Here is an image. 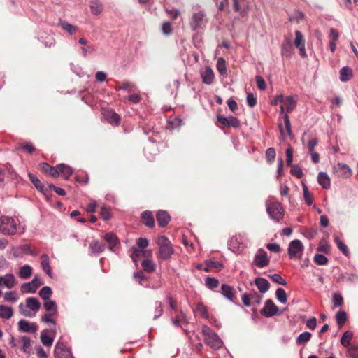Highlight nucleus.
I'll list each match as a JSON object with an SVG mask.
<instances>
[{
    "mask_svg": "<svg viewBox=\"0 0 358 358\" xmlns=\"http://www.w3.org/2000/svg\"><path fill=\"white\" fill-rule=\"evenodd\" d=\"M266 209L270 218L280 222L284 217V208L280 202L268 201L266 203Z\"/></svg>",
    "mask_w": 358,
    "mask_h": 358,
    "instance_id": "f257e3e1",
    "label": "nucleus"
},
{
    "mask_svg": "<svg viewBox=\"0 0 358 358\" xmlns=\"http://www.w3.org/2000/svg\"><path fill=\"white\" fill-rule=\"evenodd\" d=\"M202 332L204 335V341L208 345L213 349H219L222 347V341L209 327L204 326Z\"/></svg>",
    "mask_w": 358,
    "mask_h": 358,
    "instance_id": "f03ea898",
    "label": "nucleus"
},
{
    "mask_svg": "<svg viewBox=\"0 0 358 358\" xmlns=\"http://www.w3.org/2000/svg\"><path fill=\"white\" fill-rule=\"evenodd\" d=\"M157 244L159 245V257L164 260L170 259L173 254V249L169 240L165 236H160L158 238Z\"/></svg>",
    "mask_w": 358,
    "mask_h": 358,
    "instance_id": "7ed1b4c3",
    "label": "nucleus"
},
{
    "mask_svg": "<svg viewBox=\"0 0 358 358\" xmlns=\"http://www.w3.org/2000/svg\"><path fill=\"white\" fill-rule=\"evenodd\" d=\"M304 246L299 239L292 241L287 248V253L290 259H301L303 253Z\"/></svg>",
    "mask_w": 358,
    "mask_h": 358,
    "instance_id": "20e7f679",
    "label": "nucleus"
},
{
    "mask_svg": "<svg viewBox=\"0 0 358 358\" xmlns=\"http://www.w3.org/2000/svg\"><path fill=\"white\" fill-rule=\"evenodd\" d=\"M0 231L5 235L11 236L16 233L17 224L13 217L1 216L0 217Z\"/></svg>",
    "mask_w": 358,
    "mask_h": 358,
    "instance_id": "39448f33",
    "label": "nucleus"
},
{
    "mask_svg": "<svg viewBox=\"0 0 358 358\" xmlns=\"http://www.w3.org/2000/svg\"><path fill=\"white\" fill-rule=\"evenodd\" d=\"M229 248L234 253H243L246 248L244 237L241 235L231 237L229 241Z\"/></svg>",
    "mask_w": 358,
    "mask_h": 358,
    "instance_id": "423d86ee",
    "label": "nucleus"
},
{
    "mask_svg": "<svg viewBox=\"0 0 358 358\" xmlns=\"http://www.w3.org/2000/svg\"><path fill=\"white\" fill-rule=\"evenodd\" d=\"M206 20V13L203 10L195 12L192 14L189 26L192 31H197L203 27Z\"/></svg>",
    "mask_w": 358,
    "mask_h": 358,
    "instance_id": "0eeeda50",
    "label": "nucleus"
},
{
    "mask_svg": "<svg viewBox=\"0 0 358 358\" xmlns=\"http://www.w3.org/2000/svg\"><path fill=\"white\" fill-rule=\"evenodd\" d=\"M55 358H73L71 350L59 339L54 350Z\"/></svg>",
    "mask_w": 358,
    "mask_h": 358,
    "instance_id": "6e6552de",
    "label": "nucleus"
},
{
    "mask_svg": "<svg viewBox=\"0 0 358 358\" xmlns=\"http://www.w3.org/2000/svg\"><path fill=\"white\" fill-rule=\"evenodd\" d=\"M278 310V307L273 303V301L271 299H267L265 301L264 308L261 309L260 313L266 317H271L275 315Z\"/></svg>",
    "mask_w": 358,
    "mask_h": 358,
    "instance_id": "1a4fd4ad",
    "label": "nucleus"
},
{
    "mask_svg": "<svg viewBox=\"0 0 358 358\" xmlns=\"http://www.w3.org/2000/svg\"><path fill=\"white\" fill-rule=\"evenodd\" d=\"M268 264L269 259L266 252L264 250L259 249L256 253L252 264L258 268H263L268 266Z\"/></svg>",
    "mask_w": 358,
    "mask_h": 358,
    "instance_id": "9d476101",
    "label": "nucleus"
},
{
    "mask_svg": "<svg viewBox=\"0 0 358 358\" xmlns=\"http://www.w3.org/2000/svg\"><path fill=\"white\" fill-rule=\"evenodd\" d=\"M284 120V126L282 122L278 124V128L280 132V134L283 138L286 136H289L290 138H293L294 136L292 134V128H291V122L289 120V117L287 114H285L283 116Z\"/></svg>",
    "mask_w": 358,
    "mask_h": 358,
    "instance_id": "9b49d317",
    "label": "nucleus"
},
{
    "mask_svg": "<svg viewBox=\"0 0 358 358\" xmlns=\"http://www.w3.org/2000/svg\"><path fill=\"white\" fill-rule=\"evenodd\" d=\"M18 329L20 332L35 334L38 330V325L35 322H30L26 320L18 322Z\"/></svg>",
    "mask_w": 358,
    "mask_h": 358,
    "instance_id": "f8f14e48",
    "label": "nucleus"
},
{
    "mask_svg": "<svg viewBox=\"0 0 358 358\" xmlns=\"http://www.w3.org/2000/svg\"><path fill=\"white\" fill-rule=\"evenodd\" d=\"M55 334V328L43 330L41 334V343L45 346H51L53 343Z\"/></svg>",
    "mask_w": 358,
    "mask_h": 358,
    "instance_id": "ddd939ff",
    "label": "nucleus"
},
{
    "mask_svg": "<svg viewBox=\"0 0 358 358\" xmlns=\"http://www.w3.org/2000/svg\"><path fill=\"white\" fill-rule=\"evenodd\" d=\"M16 283V278L13 273H6L3 276H0V286L12 289L15 286Z\"/></svg>",
    "mask_w": 358,
    "mask_h": 358,
    "instance_id": "4468645a",
    "label": "nucleus"
},
{
    "mask_svg": "<svg viewBox=\"0 0 358 358\" xmlns=\"http://www.w3.org/2000/svg\"><path fill=\"white\" fill-rule=\"evenodd\" d=\"M335 171L338 176L343 178H348L352 176V170L350 166L343 162L338 163Z\"/></svg>",
    "mask_w": 358,
    "mask_h": 358,
    "instance_id": "2eb2a0df",
    "label": "nucleus"
},
{
    "mask_svg": "<svg viewBox=\"0 0 358 358\" xmlns=\"http://www.w3.org/2000/svg\"><path fill=\"white\" fill-rule=\"evenodd\" d=\"M104 239L108 243L110 250L115 252L120 245V241L117 236L113 233H106L104 236Z\"/></svg>",
    "mask_w": 358,
    "mask_h": 358,
    "instance_id": "dca6fc26",
    "label": "nucleus"
},
{
    "mask_svg": "<svg viewBox=\"0 0 358 358\" xmlns=\"http://www.w3.org/2000/svg\"><path fill=\"white\" fill-rule=\"evenodd\" d=\"M105 120L113 125H117L120 123V117L117 113L112 110H107L103 112Z\"/></svg>",
    "mask_w": 358,
    "mask_h": 358,
    "instance_id": "f3484780",
    "label": "nucleus"
},
{
    "mask_svg": "<svg viewBox=\"0 0 358 358\" xmlns=\"http://www.w3.org/2000/svg\"><path fill=\"white\" fill-rule=\"evenodd\" d=\"M171 321L174 326L181 327H182L184 325H186L189 323V320L187 317V315L182 310H180L179 314L176 315V317H172Z\"/></svg>",
    "mask_w": 358,
    "mask_h": 358,
    "instance_id": "a211bd4d",
    "label": "nucleus"
},
{
    "mask_svg": "<svg viewBox=\"0 0 358 358\" xmlns=\"http://www.w3.org/2000/svg\"><path fill=\"white\" fill-rule=\"evenodd\" d=\"M201 76L202 81L207 85L212 84L215 78L213 71L210 66H206L201 71Z\"/></svg>",
    "mask_w": 358,
    "mask_h": 358,
    "instance_id": "6ab92c4d",
    "label": "nucleus"
},
{
    "mask_svg": "<svg viewBox=\"0 0 358 358\" xmlns=\"http://www.w3.org/2000/svg\"><path fill=\"white\" fill-rule=\"evenodd\" d=\"M157 148L154 142L149 143L144 148L145 156L148 160H152L157 155Z\"/></svg>",
    "mask_w": 358,
    "mask_h": 358,
    "instance_id": "aec40b11",
    "label": "nucleus"
},
{
    "mask_svg": "<svg viewBox=\"0 0 358 358\" xmlns=\"http://www.w3.org/2000/svg\"><path fill=\"white\" fill-rule=\"evenodd\" d=\"M156 217L159 225L162 227H166L171 220L169 213L166 210L158 211Z\"/></svg>",
    "mask_w": 358,
    "mask_h": 358,
    "instance_id": "412c9836",
    "label": "nucleus"
},
{
    "mask_svg": "<svg viewBox=\"0 0 358 358\" xmlns=\"http://www.w3.org/2000/svg\"><path fill=\"white\" fill-rule=\"evenodd\" d=\"M255 284L261 294L266 293L270 288L268 281L264 278H257L255 280Z\"/></svg>",
    "mask_w": 358,
    "mask_h": 358,
    "instance_id": "4be33fe9",
    "label": "nucleus"
},
{
    "mask_svg": "<svg viewBox=\"0 0 358 358\" xmlns=\"http://www.w3.org/2000/svg\"><path fill=\"white\" fill-rule=\"evenodd\" d=\"M26 308L31 309L36 315L41 308V303L35 297H28L26 299Z\"/></svg>",
    "mask_w": 358,
    "mask_h": 358,
    "instance_id": "5701e85b",
    "label": "nucleus"
},
{
    "mask_svg": "<svg viewBox=\"0 0 358 358\" xmlns=\"http://www.w3.org/2000/svg\"><path fill=\"white\" fill-rule=\"evenodd\" d=\"M317 181L318 183L326 189H328L330 188L331 183H330V178L327 173L321 171L318 173L317 176Z\"/></svg>",
    "mask_w": 358,
    "mask_h": 358,
    "instance_id": "b1692460",
    "label": "nucleus"
},
{
    "mask_svg": "<svg viewBox=\"0 0 358 358\" xmlns=\"http://www.w3.org/2000/svg\"><path fill=\"white\" fill-rule=\"evenodd\" d=\"M262 299V296L255 291L248 293V307L255 304H259Z\"/></svg>",
    "mask_w": 358,
    "mask_h": 358,
    "instance_id": "393cba45",
    "label": "nucleus"
},
{
    "mask_svg": "<svg viewBox=\"0 0 358 358\" xmlns=\"http://www.w3.org/2000/svg\"><path fill=\"white\" fill-rule=\"evenodd\" d=\"M92 254H100L105 250V245L97 240H94L90 245Z\"/></svg>",
    "mask_w": 358,
    "mask_h": 358,
    "instance_id": "a878e982",
    "label": "nucleus"
},
{
    "mask_svg": "<svg viewBox=\"0 0 358 358\" xmlns=\"http://www.w3.org/2000/svg\"><path fill=\"white\" fill-rule=\"evenodd\" d=\"M41 265L44 271L47 273V275L50 277H52V269L49 264V257L46 254H43L41 255Z\"/></svg>",
    "mask_w": 358,
    "mask_h": 358,
    "instance_id": "bb28decb",
    "label": "nucleus"
},
{
    "mask_svg": "<svg viewBox=\"0 0 358 358\" xmlns=\"http://www.w3.org/2000/svg\"><path fill=\"white\" fill-rule=\"evenodd\" d=\"M141 218L143 223L149 227H152L155 225V220L152 213L150 211H144L141 214Z\"/></svg>",
    "mask_w": 358,
    "mask_h": 358,
    "instance_id": "cd10ccee",
    "label": "nucleus"
},
{
    "mask_svg": "<svg viewBox=\"0 0 358 358\" xmlns=\"http://www.w3.org/2000/svg\"><path fill=\"white\" fill-rule=\"evenodd\" d=\"M221 288H222V291H221L222 294L225 298L229 299V301H232L235 304H237L236 302L234 301V299H233L234 292H232V287L226 284H222Z\"/></svg>",
    "mask_w": 358,
    "mask_h": 358,
    "instance_id": "c85d7f7f",
    "label": "nucleus"
},
{
    "mask_svg": "<svg viewBox=\"0 0 358 358\" xmlns=\"http://www.w3.org/2000/svg\"><path fill=\"white\" fill-rule=\"evenodd\" d=\"M13 310L11 307L5 305H0V317L2 319L8 320L12 317Z\"/></svg>",
    "mask_w": 358,
    "mask_h": 358,
    "instance_id": "c756f323",
    "label": "nucleus"
},
{
    "mask_svg": "<svg viewBox=\"0 0 358 358\" xmlns=\"http://www.w3.org/2000/svg\"><path fill=\"white\" fill-rule=\"evenodd\" d=\"M352 76V69L348 66H343L340 71V80L346 82L350 80Z\"/></svg>",
    "mask_w": 358,
    "mask_h": 358,
    "instance_id": "7c9ffc66",
    "label": "nucleus"
},
{
    "mask_svg": "<svg viewBox=\"0 0 358 358\" xmlns=\"http://www.w3.org/2000/svg\"><path fill=\"white\" fill-rule=\"evenodd\" d=\"M13 250L14 256L17 257L22 255L23 254H27L30 252L31 248L29 245L25 244L14 248Z\"/></svg>",
    "mask_w": 358,
    "mask_h": 358,
    "instance_id": "2f4dec72",
    "label": "nucleus"
},
{
    "mask_svg": "<svg viewBox=\"0 0 358 358\" xmlns=\"http://www.w3.org/2000/svg\"><path fill=\"white\" fill-rule=\"evenodd\" d=\"M283 105L286 108V113H289L295 108L296 101L292 96H288L285 97Z\"/></svg>",
    "mask_w": 358,
    "mask_h": 358,
    "instance_id": "473e14b6",
    "label": "nucleus"
},
{
    "mask_svg": "<svg viewBox=\"0 0 358 358\" xmlns=\"http://www.w3.org/2000/svg\"><path fill=\"white\" fill-rule=\"evenodd\" d=\"M59 26L65 30L66 32H68L70 34H73V33L76 32L78 31V27L76 26L72 25L69 22L65 20H59Z\"/></svg>",
    "mask_w": 358,
    "mask_h": 358,
    "instance_id": "72a5a7b5",
    "label": "nucleus"
},
{
    "mask_svg": "<svg viewBox=\"0 0 358 358\" xmlns=\"http://www.w3.org/2000/svg\"><path fill=\"white\" fill-rule=\"evenodd\" d=\"M59 173H61L65 179H69L73 173V169L65 164H59Z\"/></svg>",
    "mask_w": 358,
    "mask_h": 358,
    "instance_id": "f704fd0d",
    "label": "nucleus"
},
{
    "mask_svg": "<svg viewBox=\"0 0 358 358\" xmlns=\"http://www.w3.org/2000/svg\"><path fill=\"white\" fill-rule=\"evenodd\" d=\"M141 266L144 271L147 273H152L155 270L156 266L154 262L151 259H144L141 262Z\"/></svg>",
    "mask_w": 358,
    "mask_h": 358,
    "instance_id": "c9c22d12",
    "label": "nucleus"
},
{
    "mask_svg": "<svg viewBox=\"0 0 358 358\" xmlns=\"http://www.w3.org/2000/svg\"><path fill=\"white\" fill-rule=\"evenodd\" d=\"M334 239L341 252L345 256L349 255L350 252L347 245L339 238V237L338 236H334Z\"/></svg>",
    "mask_w": 358,
    "mask_h": 358,
    "instance_id": "e433bc0d",
    "label": "nucleus"
},
{
    "mask_svg": "<svg viewBox=\"0 0 358 358\" xmlns=\"http://www.w3.org/2000/svg\"><path fill=\"white\" fill-rule=\"evenodd\" d=\"M311 336H312V334L309 331H304V332L300 334L296 338L297 345L306 344V343H308L310 341Z\"/></svg>",
    "mask_w": 358,
    "mask_h": 358,
    "instance_id": "4c0bfd02",
    "label": "nucleus"
},
{
    "mask_svg": "<svg viewBox=\"0 0 358 358\" xmlns=\"http://www.w3.org/2000/svg\"><path fill=\"white\" fill-rule=\"evenodd\" d=\"M90 10L92 14L99 15L103 10V5L97 0L93 1L90 3Z\"/></svg>",
    "mask_w": 358,
    "mask_h": 358,
    "instance_id": "58836bf2",
    "label": "nucleus"
},
{
    "mask_svg": "<svg viewBox=\"0 0 358 358\" xmlns=\"http://www.w3.org/2000/svg\"><path fill=\"white\" fill-rule=\"evenodd\" d=\"M352 336H353V334L352 331H345L341 338V343L342 344V345H343L345 348L351 345L350 344V342L351 339L352 338Z\"/></svg>",
    "mask_w": 358,
    "mask_h": 358,
    "instance_id": "ea45409f",
    "label": "nucleus"
},
{
    "mask_svg": "<svg viewBox=\"0 0 358 358\" xmlns=\"http://www.w3.org/2000/svg\"><path fill=\"white\" fill-rule=\"evenodd\" d=\"M31 273V267L29 265H24L20 268L19 275L22 279H27L30 277Z\"/></svg>",
    "mask_w": 358,
    "mask_h": 358,
    "instance_id": "a19ab883",
    "label": "nucleus"
},
{
    "mask_svg": "<svg viewBox=\"0 0 358 358\" xmlns=\"http://www.w3.org/2000/svg\"><path fill=\"white\" fill-rule=\"evenodd\" d=\"M275 296L279 302L285 304L287 301V296L284 289L278 288L275 291Z\"/></svg>",
    "mask_w": 358,
    "mask_h": 358,
    "instance_id": "79ce46f5",
    "label": "nucleus"
},
{
    "mask_svg": "<svg viewBox=\"0 0 358 358\" xmlns=\"http://www.w3.org/2000/svg\"><path fill=\"white\" fill-rule=\"evenodd\" d=\"M43 306L49 313H57V306L55 301L50 299L45 300Z\"/></svg>",
    "mask_w": 358,
    "mask_h": 358,
    "instance_id": "37998d69",
    "label": "nucleus"
},
{
    "mask_svg": "<svg viewBox=\"0 0 358 358\" xmlns=\"http://www.w3.org/2000/svg\"><path fill=\"white\" fill-rule=\"evenodd\" d=\"M205 285L208 289L214 290L215 288L218 287L220 282L215 278L208 277L205 280Z\"/></svg>",
    "mask_w": 358,
    "mask_h": 358,
    "instance_id": "c03bdc74",
    "label": "nucleus"
},
{
    "mask_svg": "<svg viewBox=\"0 0 358 358\" xmlns=\"http://www.w3.org/2000/svg\"><path fill=\"white\" fill-rule=\"evenodd\" d=\"M36 290L37 289L31 282L23 283L20 287V291L22 294L35 293Z\"/></svg>",
    "mask_w": 358,
    "mask_h": 358,
    "instance_id": "a18cd8bd",
    "label": "nucleus"
},
{
    "mask_svg": "<svg viewBox=\"0 0 358 358\" xmlns=\"http://www.w3.org/2000/svg\"><path fill=\"white\" fill-rule=\"evenodd\" d=\"M52 294V289L48 286H45L39 291V296L44 300L50 299Z\"/></svg>",
    "mask_w": 358,
    "mask_h": 358,
    "instance_id": "49530a36",
    "label": "nucleus"
},
{
    "mask_svg": "<svg viewBox=\"0 0 358 358\" xmlns=\"http://www.w3.org/2000/svg\"><path fill=\"white\" fill-rule=\"evenodd\" d=\"M216 67L217 70L221 75L227 74L225 61L222 57H220L217 59Z\"/></svg>",
    "mask_w": 358,
    "mask_h": 358,
    "instance_id": "de8ad7c7",
    "label": "nucleus"
},
{
    "mask_svg": "<svg viewBox=\"0 0 358 358\" xmlns=\"http://www.w3.org/2000/svg\"><path fill=\"white\" fill-rule=\"evenodd\" d=\"M290 169V173L296 176L297 178H301L303 176L301 168L297 164L292 165Z\"/></svg>",
    "mask_w": 358,
    "mask_h": 358,
    "instance_id": "09e8293b",
    "label": "nucleus"
},
{
    "mask_svg": "<svg viewBox=\"0 0 358 358\" xmlns=\"http://www.w3.org/2000/svg\"><path fill=\"white\" fill-rule=\"evenodd\" d=\"M303 194L306 204L309 206H311L313 203V200L308 191V187L305 184H303Z\"/></svg>",
    "mask_w": 358,
    "mask_h": 358,
    "instance_id": "8fccbe9b",
    "label": "nucleus"
},
{
    "mask_svg": "<svg viewBox=\"0 0 358 358\" xmlns=\"http://www.w3.org/2000/svg\"><path fill=\"white\" fill-rule=\"evenodd\" d=\"M294 44L296 48L301 47L302 45H305L303 36L301 32L299 30L295 31V39Z\"/></svg>",
    "mask_w": 358,
    "mask_h": 358,
    "instance_id": "3c124183",
    "label": "nucleus"
},
{
    "mask_svg": "<svg viewBox=\"0 0 358 358\" xmlns=\"http://www.w3.org/2000/svg\"><path fill=\"white\" fill-rule=\"evenodd\" d=\"M336 320L339 326L344 324L347 320V314L344 311H338L336 315Z\"/></svg>",
    "mask_w": 358,
    "mask_h": 358,
    "instance_id": "603ef678",
    "label": "nucleus"
},
{
    "mask_svg": "<svg viewBox=\"0 0 358 358\" xmlns=\"http://www.w3.org/2000/svg\"><path fill=\"white\" fill-rule=\"evenodd\" d=\"M100 215L103 220H108L111 218L110 208L106 206L101 208Z\"/></svg>",
    "mask_w": 358,
    "mask_h": 358,
    "instance_id": "864d4df0",
    "label": "nucleus"
},
{
    "mask_svg": "<svg viewBox=\"0 0 358 358\" xmlns=\"http://www.w3.org/2000/svg\"><path fill=\"white\" fill-rule=\"evenodd\" d=\"M29 179L31 180V181L32 182V183L34 185V186L36 187V188L42 192L43 189V185H42L41 182L40 181V180L36 178L34 174L32 173H29L28 175Z\"/></svg>",
    "mask_w": 358,
    "mask_h": 358,
    "instance_id": "5fc2aeb1",
    "label": "nucleus"
},
{
    "mask_svg": "<svg viewBox=\"0 0 358 358\" xmlns=\"http://www.w3.org/2000/svg\"><path fill=\"white\" fill-rule=\"evenodd\" d=\"M292 45L289 42H287L285 44H283L282 46V56L289 57L292 55Z\"/></svg>",
    "mask_w": 358,
    "mask_h": 358,
    "instance_id": "6e6d98bb",
    "label": "nucleus"
},
{
    "mask_svg": "<svg viewBox=\"0 0 358 358\" xmlns=\"http://www.w3.org/2000/svg\"><path fill=\"white\" fill-rule=\"evenodd\" d=\"M269 278L271 279V280L277 284L281 285H286L287 282L286 280L282 278V276L278 273H274L269 275Z\"/></svg>",
    "mask_w": 358,
    "mask_h": 358,
    "instance_id": "4d7b16f0",
    "label": "nucleus"
},
{
    "mask_svg": "<svg viewBox=\"0 0 358 358\" xmlns=\"http://www.w3.org/2000/svg\"><path fill=\"white\" fill-rule=\"evenodd\" d=\"M19 310L21 315L28 317H32L35 316L34 313H33L32 310L31 309L28 310L25 308L24 305L21 303L19 305Z\"/></svg>",
    "mask_w": 358,
    "mask_h": 358,
    "instance_id": "13d9d810",
    "label": "nucleus"
},
{
    "mask_svg": "<svg viewBox=\"0 0 358 358\" xmlns=\"http://www.w3.org/2000/svg\"><path fill=\"white\" fill-rule=\"evenodd\" d=\"M348 348V355L350 358H358V345H351Z\"/></svg>",
    "mask_w": 358,
    "mask_h": 358,
    "instance_id": "bf43d9fd",
    "label": "nucleus"
},
{
    "mask_svg": "<svg viewBox=\"0 0 358 358\" xmlns=\"http://www.w3.org/2000/svg\"><path fill=\"white\" fill-rule=\"evenodd\" d=\"M314 261L317 265L322 266L328 262V259L324 255L316 254L314 257Z\"/></svg>",
    "mask_w": 358,
    "mask_h": 358,
    "instance_id": "052dcab7",
    "label": "nucleus"
},
{
    "mask_svg": "<svg viewBox=\"0 0 358 358\" xmlns=\"http://www.w3.org/2000/svg\"><path fill=\"white\" fill-rule=\"evenodd\" d=\"M196 311L204 318H208V309L203 303H198L196 308Z\"/></svg>",
    "mask_w": 358,
    "mask_h": 358,
    "instance_id": "680f3d73",
    "label": "nucleus"
},
{
    "mask_svg": "<svg viewBox=\"0 0 358 358\" xmlns=\"http://www.w3.org/2000/svg\"><path fill=\"white\" fill-rule=\"evenodd\" d=\"M332 302L335 307H340L343 302V296L340 293H335L332 297Z\"/></svg>",
    "mask_w": 358,
    "mask_h": 358,
    "instance_id": "e2e57ef3",
    "label": "nucleus"
},
{
    "mask_svg": "<svg viewBox=\"0 0 358 358\" xmlns=\"http://www.w3.org/2000/svg\"><path fill=\"white\" fill-rule=\"evenodd\" d=\"M4 299L7 301L15 302L18 297L15 292H6L4 294Z\"/></svg>",
    "mask_w": 358,
    "mask_h": 358,
    "instance_id": "0e129e2a",
    "label": "nucleus"
},
{
    "mask_svg": "<svg viewBox=\"0 0 358 358\" xmlns=\"http://www.w3.org/2000/svg\"><path fill=\"white\" fill-rule=\"evenodd\" d=\"M163 313L162 304L161 302H155V310L153 319L156 320L159 318Z\"/></svg>",
    "mask_w": 358,
    "mask_h": 358,
    "instance_id": "69168bd1",
    "label": "nucleus"
},
{
    "mask_svg": "<svg viewBox=\"0 0 358 358\" xmlns=\"http://www.w3.org/2000/svg\"><path fill=\"white\" fill-rule=\"evenodd\" d=\"M56 313H45L42 317L41 321L45 323H51L53 324H55V322L54 320L52 319V317L54 316Z\"/></svg>",
    "mask_w": 358,
    "mask_h": 358,
    "instance_id": "338daca9",
    "label": "nucleus"
},
{
    "mask_svg": "<svg viewBox=\"0 0 358 358\" xmlns=\"http://www.w3.org/2000/svg\"><path fill=\"white\" fill-rule=\"evenodd\" d=\"M275 150L273 148H269L266 151V157L268 162H271L275 159Z\"/></svg>",
    "mask_w": 358,
    "mask_h": 358,
    "instance_id": "774afa93",
    "label": "nucleus"
}]
</instances>
